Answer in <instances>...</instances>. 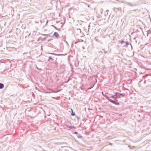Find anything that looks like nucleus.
<instances>
[{
    "label": "nucleus",
    "instance_id": "7",
    "mask_svg": "<svg viewBox=\"0 0 151 151\" xmlns=\"http://www.w3.org/2000/svg\"><path fill=\"white\" fill-rule=\"evenodd\" d=\"M69 128H73V127H69Z\"/></svg>",
    "mask_w": 151,
    "mask_h": 151
},
{
    "label": "nucleus",
    "instance_id": "4",
    "mask_svg": "<svg viewBox=\"0 0 151 151\" xmlns=\"http://www.w3.org/2000/svg\"><path fill=\"white\" fill-rule=\"evenodd\" d=\"M120 95H122V96H123V95L122 94L118 93H116V97H117L118 96H119Z\"/></svg>",
    "mask_w": 151,
    "mask_h": 151
},
{
    "label": "nucleus",
    "instance_id": "6",
    "mask_svg": "<svg viewBox=\"0 0 151 151\" xmlns=\"http://www.w3.org/2000/svg\"><path fill=\"white\" fill-rule=\"evenodd\" d=\"M111 98H114V99H116V98H114V96H112L111 97Z\"/></svg>",
    "mask_w": 151,
    "mask_h": 151
},
{
    "label": "nucleus",
    "instance_id": "5",
    "mask_svg": "<svg viewBox=\"0 0 151 151\" xmlns=\"http://www.w3.org/2000/svg\"><path fill=\"white\" fill-rule=\"evenodd\" d=\"M71 110H72V113L71 114V115H72V116H74L75 115V113H73V110H72V109H71Z\"/></svg>",
    "mask_w": 151,
    "mask_h": 151
},
{
    "label": "nucleus",
    "instance_id": "3",
    "mask_svg": "<svg viewBox=\"0 0 151 151\" xmlns=\"http://www.w3.org/2000/svg\"><path fill=\"white\" fill-rule=\"evenodd\" d=\"M4 85L2 83H0V88L2 89L4 88Z\"/></svg>",
    "mask_w": 151,
    "mask_h": 151
},
{
    "label": "nucleus",
    "instance_id": "1",
    "mask_svg": "<svg viewBox=\"0 0 151 151\" xmlns=\"http://www.w3.org/2000/svg\"><path fill=\"white\" fill-rule=\"evenodd\" d=\"M53 35L56 37H58L59 36V34L57 32H55L54 33Z\"/></svg>",
    "mask_w": 151,
    "mask_h": 151
},
{
    "label": "nucleus",
    "instance_id": "2",
    "mask_svg": "<svg viewBox=\"0 0 151 151\" xmlns=\"http://www.w3.org/2000/svg\"><path fill=\"white\" fill-rule=\"evenodd\" d=\"M109 100L111 102H112V103H113L115 104H119L118 103H116V102H115V101H113V100H111V99H109Z\"/></svg>",
    "mask_w": 151,
    "mask_h": 151
},
{
    "label": "nucleus",
    "instance_id": "8",
    "mask_svg": "<svg viewBox=\"0 0 151 151\" xmlns=\"http://www.w3.org/2000/svg\"><path fill=\"white\" fill-rule=\"evenodd\" d=\"M75 133L76 134L77 133V132H75Z\"/></svg>",
    "mask_w": 151,
    "mask_h": 151
}]
</instances>
